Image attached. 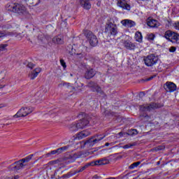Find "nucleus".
I'll list each match as a JSON object with an SVG mask.
<instances>
[{"label": "nucleus", "instance_id": "nucleus-43", "mask_svg": "<svg viewBox=\"0 0 179 179\" xmlns=\"http://www.w3.org/2000/svg\"><path fill=\"white\" fill-rule=\"evenodd\" d=\"M62 85H63V86H65L66 87H69V86H71V84L68 83H64Z\"/></svg>", "mask_w": 179, "mask_h": 179}, {"label": "nucleus", "instance_id": "nucleus-50", "mask_svg": "<svg viewBox=\"0 0 179 179\" xmlns=\"http://www.w3.org/2000/svg\"><path fill=\"white\" fill-rule=\"evenodd\" d=\"M52 163L53 164H55V163H57V161H53V162H52Z\"/></svg>", "mask_w": 179, "mask_h": 179}, {"label": "nucleus", "instance_id": "nucleus-40", "mask_svg": "<svg viewBox=\"0 0 179 179\" xmlns=\"http://www.w3.org/2000/svg\"><path fill=\"white\" fill-rule=\"evenodd\" d=\"M176 50H177V48L174 46H172L169 48V52H176Z\"/></svg>", "mask_w": 179, "mask_h": 179}, {"label": "nucleus", "instance_id": "nucleus-51", "mask_svg": "<svg viewBox=\"0 0 179 179\" xmlns=\"http://www.w3.org/2000/svg\"><path fill=\"white\" fill-rule=\"evenodd\" d=\"M119 135H122V133H121V132H120V133H119Z\"/></svg>", "mask_w": 179, "mask_h": 179}, {"label": "nucleus", "instance_id": "nucleus-12", "mask_svg": "<svg viewBox=\"0 0 179 179\" xmlns=\"http://www.w3.org/2000/svg\"><path fill=\"white\" fill-rule=\"evenodd\" d=\"M69 148V146H64V147L59 148L57 150H52L50 152L48 153L46 156L47 157H48V156H50V155H57V154L59 155L62 153V152H65V150H67Z\"/></svg>", "mask_w": 179, "mask_h": 179}, {"label": "nucleus", "instance_id": "nucleus-11", "mask_svg": "<svg viewBox=\"0 0 179 179\" xmlns=\"http://www.w3.org/2000/svg\"><path fill=\"white\" fill-rule=\"evenodd\" d=\"M117 4V6H120V8H122V9L131 10V5L128 4L125 0H118Z\"/></svg>", "mask_w": 179, "mask_h": 179}, {"label": "nucleus", "instance_id": "nucleus-30", "mask_svg": "<svg viewBox=\"0 0 179 179\" xmlns=\"http://www.w3.org/2000/svg\"><path fill=\"white\" fill-rule=\"evenodd\" d=\"M132 146H136V143L127 144L125 145L121 146L120 148H122V149H129V148H132Z\"/></svg>", "mask_w": 179, "mask_h": 179}, {"label": "nucleus", "instance_id": "nucleus-19", "mask_svg": "<svg viewBox=\"0 0 179 179\" xmlns=\"http://www.w3.org/2000/svg\"><path fill=\"white\" fill-rule=\"evenodd\" d=\"M89 135H90V131L87 130L83 131L77 134L76 139H83V138H86L87 136H89Z\"/></svg>", "mask_w": 179, "mask_h": 179}, {"label": "nucleus", "instance_id": "nucleus-46", "mask_svg": "<svg viewBox=\"0 0 179 179\" xmlns=\"http://www.w3.org/2000/svg\"><path fill=\"white\" fill-rule=\"evenodd\" d=\"M110 145H113V143H105V146H110Z\"/></svg>", "mask_w": 179, "mask_h": 179}, {"label": "nucleus", "instance_id": "nucleus-2", "mask_svg": "<svg viewBox=\"0 0 179 179\" xmlns=\"http://www.w3.org/2000/svg\"><path fill=\"white\" fill-rule=\"evenodd\" d=\"M84 34L86 38L88 40L90 45L92 47H96V45H97L99 41L97 40V36H96V35L89 30H85Z\"/></svg>", "mask_w": 179, "mask_h": 179}, {"label": "nucleus", "instance_id": "nucleus-31", "mask_svg": "<svg viewBox=\"0 0 179 179\" xmlns=\"http://www.w3.org/2000/svg\"><path fill=\"white\" fill-rule=\"evenodd\" d=\"M155 34H147V40H150V41H153L155 40Z\"/></svg>", "mask_w": 179, "mask_h": 179}, {"label": "nucleus", "instance_id": "nucleus-28", "mask_svg": "<svg viewBox=\"0 0 179 179\" xmlns=\"http://www.w3.org/2000/svg\"><path fill=\"white\" fill-rule=\"evenodd\" d=\"M33 156L34 155H29L27 156L25 158L20 159L21 162L24 164V163H29V162L33 159Z\"/></svg>", "mask_w": 179, "mask_h": 179}, {"label": "nucleus", "instance_id": "nucleus-33", "mask_svg": "<svg viewBox=\"0 0 179 179\" xmlns=\"http://www.w3.org/2000/svg\"><path fill=\"white\" fill-rule=\"evenodd\" d=\"M172 26L175 30H179V22H173Z\"/></svg>", "mask_w": 179, "mask_h": 179}, {"label": "nucleus", "instance_id": "nucleus-21", "mask_svg": "<svg viewBox=\"0 0 179 179\" xmlns=\"http://www.w3.org/2000/svg\"><path fill=\"white\" fill-rule=\"evenodd\" d=\"M147 24L150 27H158L157 20L152 19L150 17L147 20Z\"/></svg>", "mask_w": 179, "mask_h": 179}, {"label": "nucleus", "instance_id": "nucleus-3", "mask_svg": "<svg viewBox=\"0 0 179 179\" xmlns=\"http://www.w3.org/2000/svg\"><path fill=\"white\" fill-rule=\"evenodd\" d=\"M34 108L33 107H23L21 108L18 112L13 116L14 118H20V117H27L29 114L33 113Z\"/></svg>", "mask_w": 179, "mask_h": 179}, {"label": "nucleus", "instance_id": "nucleus-56", "mask_svg": "<svg viewBox=\"0 0 179 179\" xmlns=\"http://www.w3.org/2000/svg\"><path fill=\"white\" fill-rule=\"evenodd\" d=\"M143 1H145V0H143Z\"/></svg>", "mask_w": 179, "mask_h": 179}, {"label": "nucleus", "instance_id": "nucleus-41", "mask_svg": "<svg viewBox=\"0 0 179 179\" xmlns=\"http://www.w3.org/2000/svg\"><path fill=\"white\" fill-rule=\"evenodd\" d=\"M131 135H138L137 129H131Z\"/></svg>", "mask_w": 179, "mask_h": 179}, {"label": "nucleus", "instance_id": "nucleus-9", "mask_svg": "<svg viewBox=\"0 0 179 179\" xmlns=\"http://www.w3.org/2000/svg\"><path fill=\"white\" fill-rule=\"evenodd\" d=\"M104 138H106V136H102V135L94 136V137L88 140L85 143V145H88V146H94L96 143H99V141L104 139Z\"/></svg>", "mask_w": 179, "mask_h": 179}, {"label": "nucleus", "instance_id": "nucleus-27", "mask_svg": "<svg viewBox=\"0 0 179 179\" xmlns=\"http://www.w3.org/2000/svg\"><path fill=\"white\" fill-rule=\"evenodd\" d=\"M8 36H11L12 37H15L17 40H22L23 38V36H22V34H17L16 32H11L8 34Z\"/></svg>", "mask_w": 179, "mask_h": 179}, {"label": "nucleus", "instance_id": "nucleus-48", "mask_svg": "<svg viewBox=\"0 0 179 179\" xmlns=\"http://www.w3.org/2000/svg\"><path fill=\"white\" fill-rule=\"evenodd\" d=\"M92 154H93V152H90L87 153L86 155H87V156H89V155H92Z\"/></svg>", "mask_w": 179, "mask_h": 179}, {"label": "nucleus", "instance_id": "nucleus-16", "mask_svg": "<svg viewBox=\"0 0 179 179\" xmlns=\"http://www.w3.org/2000/svg\"><path fill=\"white\" fill-rule=\"evenodd\" d=\"M15 13H18L19 15H22L26 12V7H24L22 4L17 3L15 6V10H14Z\"/></svg>", "mask_w": 179, "mask_h": 179}, {"label": "nucleus", "instance_id": "nucleus-35", "mask_svg": "<svg viewBox=\"0 0 179 179\" xmlns=\"http://www.w3.org/2000/svg\"><path fill=\"white\" fill-rule=\"evenodd\" d=\"M87 164L84 166H82L78 171H77V173H82V171H85V170H86V169H87Z\"/></svg>", "mask_w": 179, "mask_h": 179}, {"label": "nucleus", "instance_id": "nucleus-10", "mask_svg": "<svg viewBox=\"0 0 179 179\" xmlns=\"http://www.w3.org/2000/svg\"><path fill=\"white\" fill-rule=\"evenodd\" d=\"M164 87L166 92H169L170 93L177 90V86L176 84L171 82L166 83V84L164 85Z\"/></svg>", "mask_w": 179, "mask_h": 179}, {"label": "nucleus", "instance_id": "nucleus-36", "mask_svg": "<svg viewBox=\"0 0 179 179\" xmlns=\"http://www.w3.org/2000/svg\"><path fill=\"white\" fill-rule=\"evenodd\" d=\"M83 122V123L80 124V125H83V124H86V122H88L87 125H89V122H90V120H88L87 119H83V120L78 121V122Z\"/></svg>", "mask_w": 179, "mask_h": 179}, {"label": "nucleus", "instance_id": "nucleus-45", "mask_svg": "<svg viewBox=\"0 0 179 179\" xmlns=\"http://www.w3.org/2000/svg\"><path fill=\"white\" fill-rule=\"evenodd\" d=\"M6 104H0V108H3V107H6Z\"/></svg>", "mask_w": 179, "mask_h": 179}, {"label": "nucleus", "instance_id": "nucleus-39", "mask_svg": "<svg viewBox=\"0 0 179 179\" xmlns=\"http://www.w3.org/2000/svg\"><path fill=\"white\" fill-rule=\"evenodd\" d=\"M90 166H96V161H94V162H90V163L87 164V167H89Z\"/></svg>", "mask_w": 179, "mask_h": 179}, {"label": "nucleus", "instance_id": "nucleus-25", "mask_svg": "<svg viewBox=\"0 0 179 179\" xmlns=\"http://www.w3.org/2000/svg\"><path fill=\"white\" fill-rule=\"evenodd\" d=\"M52 41L55 44H64V39L59 36L54 37Z\"/></svg>", "mask_w": 179, "mask_h": 179}, {"label": "nucleus", "instance_id": "nucleus-55", "mask_svg": "<svg viewBox=\"0 0 179 179\" xmlns=\"http://www.w3.org/2000/svg\"><path fill=\"white\" fill-rule=\"evenodd\" d=\"M71 76H73V75H72V74H71Z\"/></svg>", "mask_w": 179, "mask_h": 179}, {"label": "nucleus", "instance_id": "nucleus-26", "mask_svg": "<svg viewBox=\"0 0 179 179\" xmlns=\"http://www.w3.org/2000/svg\"><path fill=\"white\" fill-rule=\"evenodd\" d=\"M134 38L136 41H138V43H142V40L143 37L142 36V34L139 31L136 32Z\"/></svg>", "mask_w": 179, "mask_h": 179}, {"label": "nucleus", "instance_id": "nucleus-44", "mask_svg": "<svg viewBox=\"0 0 179 179\" xmlns=\"http://www.w3.org/2000/svg\"><path fill=\"white\" fill-rule=\"evenodd\" d=\"M69 177H71V175L69 174H64L62 176L63 178H69Z\"/></svg>", "mask_w": 179, "mask_h": 179}, {"label": "nucleus", "instance_id": "nucleus-22", "mask_svg": "<svg viewBox=\"0 0 179 179\" xmlns=\"http://www.w3.org/2000/svg\"><path fill=\"white\" fill-rule=\"evenodd\" d=\"M80 3L84 9H90L92 8V4H90L89 0H80Z\"/></svg>", "mask_w": 179, "mask_h": 179}, {"label": "nucleus", "instance_id": "nucleus-37", "mask_svg": "<svg viewBox=\"0 0 179 179\" xmlns=\"http://www.w3.org/2000/svg\"><path fill=\"white\" fill-rule=\"evenodd\" d=\"M96 166H103V164H104V161L103 160H97L96 161Z\"/></svg>", "mask_w": 179, "mask_h": 179}, {"label": "nucleus", "instance_id": "nucleus-7", "mask_svg": "<svg viewBox=\"0 0 179 179\" xmlns=\"http://www.w3.org/2000/svg\"><path fill=\"white\" fill-rule=\"evenodd\" d=\"M88 87H90L92 90V92H96L102 97H104L106 96V94H104V92H103V90H101V87H99V85H97V83H95L94 82H90L88 83Z\"/></svg>", "mask_w": 179, "mask_h": 179}, {"label": "nucleus", "instance_id": "nucleus-53", "mask_svg": "<svg viewBox=\"0 0 179 179\" xmlns=\"http://www.w3.org/2000/svg\"><path fill=\"white\" fill-rule=\"evenodd\" d=\"M157 164H160V162H157Z\"/></svg>", "mask_w": 179, "mask_h": 179}, {"label": "nucleus", "instance_id": "nucleus-17", "mask_svg": "<svg viewBox=\"0 0 179 179\" xmlns=\"http://www.w3.org/2000/svg\"><path fill=\"white\" fill-rule=\"evenodd\" d=\"M40 72H41V68L40 67L36 68L34 71H32L31 73H29V78L33 80L36 79V76H38V73H40Z\"/></svg>", "mask_w": 179, "mask_h": 179}, {"label": "nucleus", "instance_id": "nucleus-29", "mask_svg": "<svg viewBox=\"0 0 179 179\" xmlns=\"http://www.w3.org/2000/svg\"><path fill=\"white\" fill-rule=\"evenodd\" d=\"M139 164H141V162H134L129 166V169H130V170H134V169H136Z\"/></svg>", "mask_w": 179, "mask_h": 179}, {"label": "nucleus", "instance_id": "nucleus-15", "mask_svg": "<svg viewBox=\"0 0 179 179\" xmlns=\"http://www.w3.org/2000/svg\"><path fill=\"white\" fill-rule=\"evenodd\" d=\"M123 45L124 47H125V48L127 50H135V48H136V45H135V43L131 42L130 41H123Z\"/></svg>", "mask_w": 179, "mask_h": 179}, {"label": "nucleus", "instance_id": "nucleus-1", "mask_svg": "<svg viewBox=\"0 0 179 179\" xmlns=\"http://www.w3.org/2000/svg\"><path fill=\"white\" fill-rule=\"evenodd\" d=\"M164 37L173 44H179V34L177 32L168 30L165 32Z\"/></svg>", "mask_w": 179, "mask_h": 179}, {"label": "nucleus", "instance_id": "nucleus-54", "mask_svg": "<svg viewBox=\"0 0 179 179\" xmlns=\"http://www.w3.org/2000/svg\"><path fill=\"white\" fill-rule=\"evenodd\" d=\"M150 79H152V78H149L148 80H150Z\"/></svg>", "mask_w": 179, "mask_h": 179}, {"label": "nucleus", "instance_id": "nucleus-14", "mask_svg": "<svg viewBox=\"0 0 179 179\" xmlns=\"http://www.w3.org/2000/svg\"><path fill=\"white\" fill-rule=\"evenodd\" d=\"M22 167H24V164L21 160L15 162L10 166L11 170H14V171H17V170H20Z\"/></svg>", "mask_w": 179, "mask_h": 179}, {"label": "nucleus", "instance_id": "nucleus-23", "mask_svg": "<svg viewBox=\"0 0 179 179\" xmlns=\"http://www.w3.org/2000/svg\"><path fill=\"white\" fill-rule=\"evenodd\" d=\"M106 23L117 26V24H118V18L117 17H113L110 18Z\"/></svg>", "mask_w": 179, "mask_h": 179}, {"label": "nucleus", "instance_id": "nucleus-49", "mask_svg": "<svg viewBox=\"0 0 179 179\" xmlns=\"http://www.w3.org/2000/svg\"><path fill=\"white\" fill-rule=\"evenodd\" d=\"M3 36H5V35L3 34L0 33V38H1V37H3Z\"/></svg>", "mask_w": 179, "mask_h": 179}, {"label": "nucleus", "instance_id": "nucleus-42", "mask_svg": "<svg viewBox=\"0 0 179 179\" xmlns=\"http://www.w3.org/2000/svg\"><path fill=\"white\" fill-rule=\"evenodd\" d=\"M27 66L28 68L33 69V68H34V64H33V63H28Z\"/></svg>", "mask_w": 179, "mask_h": 179}, {"label": "nucleus", "instance_id": "nucleus-8", "mask_svg": "<svg viewBox=\"0 0 179 179\" xmlns=\"http://www.w3.org/2000/svg\"><path fill=\"white\" fill-rule=\"evenodd\" d=\"M83 122H78L77 123H72L69 127L70 131L71 132H76L77 131H79V129H83L85 127H87L88 122H85L83 125H80Z\"/></svg>", "mask_w": 179, "mask_h": 179}, {"label": "nucleus", "instance_id": "nucleus-4", "mask_svg": "<svg viewBox=\"0 0 179 179\" xmlns=\"http://www.w3.org/2000/svg\"><path fill=\"white\" fill-rule=\"evenodd\" d=\"M143 60L145 64L147 66H153V65H156V64H157V61H159V57L153 54H151L144 57Z\"/></svg>", "mask_w": 179, "mask_h": 179}, {"label": "nucleus", "instance_id": "nucleus-47", "mask_svg": "<svg viewBox=\"0 0 179 179\" xmlns=\"http://www.w3.org/2000/svg\"><path fill=\"white\" fill-rule=\"evenodd\" d=\"M12 179H19V176H13Z\"/></svg>", "mask_w": 179, "mask_h": 179}, {"label": "nucleus", "instance_id": "nucleus-38", "mask_svg": "<svg viewBox=\"0 0 179 179\" xmlns=\"http://www.w3.org/2000/svg\"><path fill=\"white\" fill-rule=\"evenodd\" d=\"M60 64L63 68H66V64L65 63V61L64 59H60Z\"/></svg>", "mask_w": 179, "mask_h": 179}, {"label": "nucleus", "instance_id": "nucleus-32", "mask_svg": "<svg viewBox=\"0 0 179 179\" xmlns=\"http://www.w3.org/2000/svg\"><path fill=\"white\" fill-rule=\"evenodd\" d=\"M166 27L170 29V27H173V22L171 20H167L166 22Z\"/></svg>", "mask_w": 179, "mask_h": 179}, {"label": "nucleus", "instance_id": "nucleus-18", "mask_svg": "<svg viewBox=\"0 0 179 179\" xmlns=\"http://www.w3.org/2000/svg\"><path fill=\"white\" fill-rule=\"evenodd\" d=\"M121 24L122 26H124V27H134L136 24L135 22L131 20H123L121 21Z\"/></svg>", "mask_w": 179, "mask_h": 179}, {"label": "nucleus", "instance_id": "nucleus-6", "mask_svg": "<svg viewBox=\"0 0 179 179\" xmlns=\"http://www.w3.org/2000/svg\"><path fill=\"white\" fill-rule=\"evenodd\" d=\"M71 51L69 50V52L70 54V55H79L80 58H83V57H85L86 55V54L85 53V52L87 50V48L85 47L84 45H81L79 48V52L76 53V50H75V49H73V47L71 46Z\"/></svg>", "mask_w": 179, "mask_h": 179}, {"label": "nucleus", "instance_id": "nucleus-13", "mask_svg": "<svg viewBox=\"0 0 179 179\" xmlns=\"http://www.w3.org/2000/svg\"><path fill=\"white\" fill-rule=\"evenodd\" d=\"M153 108H157L156 103L146 104L140 106L141 111H150V110H153Z\"/></svg>", "mask_w": 179, "mask_h": 179}, {"label": "nucleus", "instance_id": "nucleus-52", "mask_svg": "<svg viewBox=\"0 0 179 179\" xmlns=\"http://www.w3.org/2000/svg\"><path fill=\"white\" fill-rule=\"evenodd\" d=\"M10 27H7V29H10Z\"/></svg>", "mask_w": 179, "mask_h": 179}, {"label": "nucleus", "instance_id": "nucleus-34", "mask_svg": "<svg viewBox=\"0 0 179 179\" xmlns=\"http://www.w3.org/2000/svg\"><path fill=\"white\" fill-rule=\"evenodd\" d=\"M6 47H8V44H0V52L6 51Z\"/></svg>", "mask_w": 179, "mask_h": 179}, {"label": "nucleus", "instance_id": "nucleus-20", "mask_svg": "<svg viewBox=\"0 0 179 179\" xmlns=\"http://www.w3.org/2000/svg\"><path fill=\"white\" fill-rule=\"evenodd\" d=\"M94 75H96V71H94L93 69H90L87 70L85 74V79H92Z\"/></svg>", "mask_w": 179, "mask_h": 179}, {"label": "nucleus", "instance_id": "nucleus-5", "mask_svg": "<svg viewBox=\"0 0 179 179\" xmlns=\"http://www.w3.org/2000/svg\"><path fill=\"white\" fill-rule=\"evenodd\" d=\"M105 33L110 36H117V34H118V28L113 24L106 23L105 27Z\"/></svg>", "mask_w": 179, "mask_h": 179}, {"label": "nucleus", "instance_id": "nucleus-24", "mask_svg": "<svg viewBox=\"0 0 179 179\" xmlns=\"http://www.w3.org/2000/svg\"><path fill=\"white\" fill-rule=\"evenodd\" d=\"M16 3H10L7 4L6 8L10 12H15V10H16Z\"/></svg>", "mask_w": 179, "mask_h": 179}]
</instances>
